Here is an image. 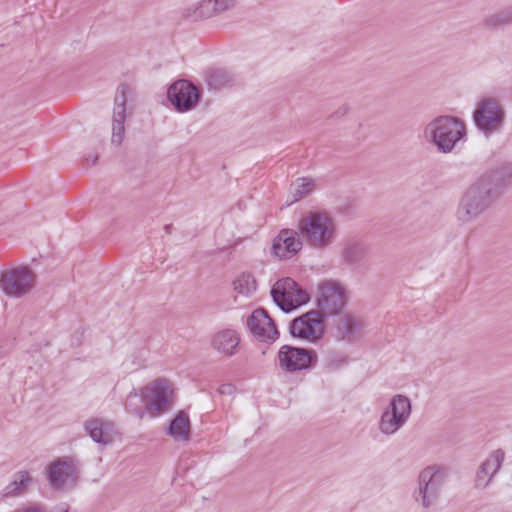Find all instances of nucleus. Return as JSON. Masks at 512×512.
<instances>
[{
  "instance_id": "obj_5",
  "label": "nucleus",
  "mask_w": 512,
  "mask_h": 512,
  "mask_svg": "<svg viewBox=\"0 0 512 512\" xmlns=\"http://www.w3.org/2000/svg\"><path fill=\"white\" fill-rule=\"evenodd\" d=\"M448 477L444 466L432 465L424 468L418 475V488L413 496L424 508H430L439 499Z\"/></svg>"
},
{
  "instance_id": "obj_12",
  "label": "nucleus",
  "mask_w": 512,
  "mask_h": 512,
  "mask_svg": "<svg viewBox=\"0 0 512 512\" xmlns=\"http://www.w3.org/2000/svg\"><path fill=\"white\" fill-rule=\"evenodd\" d=\"M279 366L286 372L304 370L317 362V354L312 349L284 345L278 352Z\"/></svg>"
},
{
  "instance_id": "obj_2",
  "label": "nucleus",
  "mask_w": 512,
  "mask_h": 512,
  "mask_svg": "<svg viewBox=\"0 0 512 512\" xmlns=\"http://www.w3.org/2000/svg\"><path fill=\"white\" fill-rule=\"evenodd\" d=\"M424 138L436 146L441 153L452 152L466 136L465 123L454 116L442 115L434 118L424 128Z\"/></svg>"
},
{
  "instance_id": "obj_22",
  "label": "nucleus",
  "mask_w": 512,
  "mask_h": 512,
  "mask_svg": "<svg viewBox=\"0 0 512 512\" xmlns=\"http://www.w3.org/2000/svg\"><path fill=\"white\" fill-rule=\"evenodd\" d=\"M33 478L29 471H17L9 484L1 491L3 498L17 497L25 494L32 485Z\"/></svg>"
},
{
  "instance_id": "obj_4",
  "label": "nucleus",
  "mask_w": 512,
  "mask_h": 512,
  "mask_svg": "<svg viewBox=\"0 0 512 512\" xmlns=\"http://www.w3.org/2000/svg\"><path fill=\"white\" fill-rule=\"evenodd\" d=\"M143 402L144 406L140 409H134V413L143 419L146 413L151 416H158L169 411L173 404V388L166 379H156L141 390V394H134Z\"/></svg>"
},
{
  "instance_id": "obj_20",
  "label": "nucleus",
  "mask_w": 512,
  "mask_h": 512,
  "mask_svg": "<svg viewBox=\"0 0 512 512\" xmlns=\"http://www.w3.org/2000/svg\"><path fill=\"white\" fill-rule=\"evenodd\" d=\"M240 336L233 329H223L216 332L211 338V346L219 354L231 357L238 352Z\"/></svg>"
},
{
  "instance_id": "obj_9",
  "label": "nucleus",
  "mask_w": 512,
  "mask_h": 512,
  "mask_svg": "<svg viewBox=\"0 0 512 512\" xmlns=\"http://www.w3.org/2000/svg\"><path fill=\"white\" fill-rule=\"evenodd\" d=\"M348 293L343 284L334 280H326L319 285L317 306L323 316L341 314L347 304Z\"/></svg>"
},
{
  "instance_id": "obj_8",
  "label": "nucleus",
  "mask_w": 512,
  "mask_h": 512,
  "mask_svg": "<svg viewBox=\"0 0 512 512\" xmlns=\"http://www.w3.org/2000/svg\"><path fill=\"white\" fill-rule=\"evenodd\" d=\"M271 296L284 312H290L310 300L309 293L289 277L278 280L272 286Z\"/></svg>"
},
{
  "instance_id": "obj_7",
  "label": "nucleus",
  "mask_w": 512,
  "mask_h": 512,
  "mask_svg": "<svg viewBox=\"0 0 512 512\" xmlns=\"http://www.w3.org/2000/svg\"><path fill=\"white\" fill-rule=\"evenodd\" d=\"M505 118L504 107L499 100L492 97L481 99L473 113L476 127L487 137L502 129Z\"/></svg>"
},
{
  "instance_id": "obj_32",
  "label": "nucleus",
  "mask_w": 512,
  "mask_h": 512,
  "mask_svg": "<svg viewBox=\"0 0 512 512\" xmlns=\"http://www.w3.org/2000/svg\"><path fill=\"white\" fill-rule=\"evenodd\" d=\"M147 355H148L147 349H141L136 355H134L133 364L136 366L137 369H140V368H143L146 366Z\"/></svg>"
},
{
  "instance_id": "obj_29",
  "label": "nucleus",
  "mask_w": 512,
  "mask_h": 512,
  "mask_svg": "<svg viewBox=\"0 0 512 512\" xmlns=\"http://www.w3.org/2000/svg\"><path fill=\"white\" fill-rule=\"evenodd\" d=\"M361 323L352 316H344L340 319L338 330L341 339H351L360 329Z\"/></svg>"
},
{
  "instance_id": "obj_26",
  "label": "nucleus",
  "mask_w": 512,
  "mask_h": 512,
  "mask_svg": "<svg viewBox=\"0 0 512 512\" xmlns=\"http://www.w3.org/2000/svg\"><path fill=\"white\" fill-rule=\"evenodd\" d=\"M205 81L210 89L220 90L234 82L233 75L224 69H209L205 73Z\"/></svg>"
},
{
  "instance_id": "obj_31",
  "label": "nucleus",
  "mask_w": 512,
  "mask_h": 512,
  "mask_svg": "<svg viewBox=\"0 0 512 512\" xmlns=\"http://www.w3.org/2000/svg\"><path fill=\"white\" fill-rule=\"evenodd\" d=\"M199 12V2H196L186 6L182 11V16L186 19L200 20L202 18L198 15Z\"/></svg>"
},
{
  "instance_id": "obj_3",
  "label": "nucleus",
  "mask_w": 512,
  "mask_h": 512,
  "mask_svg": "<svg viewBox=\"0 0 512 512\" xmlns=\"http://www.w3.org/2000/svg\"><path fill=\"white\" fill-rule=\"evenodd\" d=\"M497 199V192L479 178L463 194L456 213L458 220L462 223L475 220Z\"/></svg>"
},
{
  "instance_id": "obj_23",
  "label": "nucleus",
  "mask_w": 512,
  "mask_h": 512,
  "mask_svg": "<svg viewBox=\"0 0 512 512\" xmlns=\"http://www.w3.org/2000/svg\"><path fill=\"white\" fill-rule=\"evenodd\" d=\"M234 6L235 0H202L199 1L200 12L198 15L202 19H207L223 13Z\"/></svg>"
},
{
  "instance_id": "obj_24",
  "label": "nucleus",
  "mask_w": 512,
  "mask_h": 512,
  "mask_svg": "<svg viewBox=\"0 0 512 512\" xmlns=\"http://www.w3.org/2000/svg\"><path fill=\"white\" fill-rule=\"evenodd\" d=\"M512 24V5L503 10L489 14L482 20V26L487 30H499Z\"/></svg>"
},
{
  "instance_id": "obj_1",
  "label": "nucleus",
  "mask_w": 512,
  "mask_h": 512,
  "mask_svg": "<svg viewBox=\"0 0 512 512\" xmlns=\"http://www.w3.org/2000/svg\"><path fill=\"white\" fill-rule=\"evenodd\" d=\"M300 236L312 248L325 249L336 240L337 224L325 211H310L297 225Z\"/></svg>"
},
{
  "instance_id": "obj_35",
  "label": "nucleus",
  "mask_w": 512,
  "mask_h": 512,
  "mask_svg": "<svg viewBox=\"0 0 512 512\" xmlns=\"http://www.w3.org/2000/svg\"><path fill=\"white\" fill-rule=\"evenodd\" d=\"M86 162L89 164V165H94L96 164L97 160H98V155L97 154H92V155H89L86 157Z\"/></svg>"
},
{
  "instance_id": "obj_28",
  "label": "nucleus",
  "mask_w": 512,
  "mask_h": 512,
  "mask_svg": "<svg viewBox=\"0 0 512 512\" xmlns=\"http://www.w3.org/2000/svg\"><path fill=\"white\" fill-rule=\"evenodd\" d=\"M190 433V421L188 415L181 411L171 421L169 434L177 441H187Z\"/></svg>"
},
{
  "instance_id": "obj_21",
  "label": "nucleus",
  "mask_w": 512,
  "mask_h": 512,
  "mask_svg": "<svg viewBox=\"0 0 512 512\" xmlns=\"http://www.w3.org/2000/svg\"><path fill=\"white\" fill-rule=\"evenodd\" d=\"M482 181L497 192V197L503 193L504 188L512 183V165L506 164L485 173L480 177Z\"/></svg>"
},
{
  "instance_id": "obj_37",
  "label": "nucleus",
  "mask_w": 512,
  "mask_h": 512,
  "mask_svg": "<svg viewBox=\"0 0 512 512\" xmlns=\"http://www.w3.org/2000/svg\"><path fill=\"white\" fill-rule=\"evenodd\" d=\"M164 229H165V231H166L167 233H169V232H170V229H171V225H170V224H169V225H165Z\"/></svg>"
},
{
  "instance_id": "obj_34",
  "label": "nucleus",
  "mask_w": 512,
  "mask_h": 512,
  "mask_svg": "<svg viewBox=\"0 0 512 512\" xmlns=\"http://www.w3.org/2000/svg\"><path fill=\"white\" fill-rule=\"evenodd\" d=\"M234 390V387L231 384H224L219 388V393L221 394H231Z\"/></svg>"
},
{
  "instance_id": "obj_16",
  "label": "nucleus",
  "mask_w": 512,
  "mask_h": 512,
  "mask_svg": "<svg viewBox=\"0 0 512 512\" xmlns=\"http://www.w3.org/2000/svg\"><path fill=\"white\" fill-rule=\"evenodd\" d=\"M247 326L254 337L263 342H274L279 336L274 321L262 308L252 312L247 319Z\"/></svg>"
},
{
  "instance_id": "obj_18",
  "label": "nucleus",
  "mask_w": 512,
  "mask_h": 512,
  "mask_svg": "<svg viewBox=\"0 0 512 512\" xmlns=\"http://www.w3.org/2000/svg\"><path fill=\"white\" fill-rule=\"evenodd\" d=\"M299 236V231L281 230L272 246L274 254L280 259H286L298 253L302 248V241Z\"/></svg>"
},
{
  "instance_id": "obj_13",
  "label": "nucleus",
  "mask_w": 512,
  "mask_h": 512,
  "mask_svg": "<svg viewBox=\"0 0 512 512\" xmlns=\"http://www.w3.org/2000/svg\"><path fill=\"white\" fill-rule=\"evenodd\" d=\"M79 470L72 458H58L47 466V479L55 490H62L74 485L78 479Z\"/></svg>"
},
{
  "instance_id": "obj_11",
  "label": "nucleus",
  "mask_w": 512,
  "mask_h": 512,
  "mask_svg": "<svg viewBox=\"0 0 512 512\" xmlns=\"http://www.w3.org/2000/svg\"><path fill=\"white\" fill-rule=\"evenodd\" d=\"M34 282L35 276L27 267H17L0 276V288L9 297H21L29 293Z\"/></svg>"
},
{
  "instance_id": "obj_10",
  "label": "nucleus",
  "mask_w": 512,
  "mask_h": 512,
  "mask_svg": "<svg viewBox=\"0 0 512 512\" xmlns=\"http://www.w3.org/2000/svg\"><path fill=\"white\" fill-rule=\"evenodd\" d=\"M293 337L318 342L325 333L324 316L317 310H311L295 318L290 324Z\"/></svg>"
},
{
  "instance_id": "obj_19",
  "label": "nucleus",
  "mask_w": 512,
  "mask_h": 512,
  "mask_svg": "<svg viewBox=\"0 0 512 512\" xmlns=\"http://www.w3.org/2000/svg\"><path fill=\"white\" fill-rule=\"evenodd\" d=\"M84 428L93 441L99 444H110L117 437L114 424L101 418H92L85 421Z\"/></svg>"
},
{
  "instance_id": "obj_36",
  "label": "nucleus",
  "mask_w": 512,
  "mask_h": 512,
  "mask_svg": "<svg viewBox=\"0 0 512 512\" xmlns=\"http://www.w3.org/2000/svg\"><path fill=\"white\" fill-rule=\"evenodd\" d=\"M347 112H348V107L347 106H343L338 111H336L335 114L338 115V116H344Z\"/></svg>"
},
{
  "instance_id": "obj_6",
  "label": "nucleus",
  "mask_w": 512,
  "mask_h": 512,
  "mask_svg": "<svg viewBox=\"0 0 512 512\" xmlns=\"http://www.w3.org/2000/svg\"><path fill=\"white\" fill-rule=\"evenodd\" d=\"M412 412L410 399L402 394L394 395L383 410L378 429L385 436L396 434L407 423Z\"/></svg>"
},
{
  "instance_id": "obj_33",
  "label": "nucleus",
  "mask_w": 512,
  "mask_h": 512,
  "mask_svg": "<svg viewBox=\"0 0 512 512\" xmlns=\"http://www.w3.org/2000/svg\"><path fill=\"white\" fill-rule=\"evenodd\" d=\"M14 512H46V508L40 503H28L27 505L15 510Z\"/></svg>"
},
{
  "instance_id": "obj_27",
  "label": "nucleus",
  "mask_w": 512,
  "mask_h": 512,
  "mask_svg": "<svg viewBox=\"0 0 512 512\" xmlns=\"http://www.w3.org/2000/svg\"><path fill=\"white\" fill-rule=\"evenodd\" d=\"M368 255V247L360 242L349 241L343 248L342 257L348 264L354 265L364 261Z\"/></svg>"
},
{
  "instance_id": "obj_15",
  "label": "nucleus",
  "mask_w": 512,
  "mask_h": 512,
  "mask_svg": "<svg viewBox=\"0 0 512 512\" xmlns=\"http://www.w3.org/2000/svg\"><path fill=\"white\" fill-rule=\"evenodd\" d=\"M168 99L180 112L191 110L199 100L196 86L187 80H178L168 89Z\"/></svg>"
},
{
  "instance_id": "obj_14",
  "label": "nucleus",
  "mask_w": 512,
  "mask_h": 512,
  "mask_svg": "<svg viewBox=\"0 0 512 512\" xmlns=\"http://www.w3.org/2000/svg\"><path fill=\"white\" fill-rule=\"evenodd\" d=\"M127 93V86L125 84H122L118 87L115 94L111 125V143L114 146H120L125 140L127 119Z\"/></svg>"
},
{
  "instance_id": "obj_30",
  "label": "nucleus",
  "mask_w": 512,
  "mask_h": 512,
  "mask_svg": "<svg viewBox=\"0 0 512 512\" xmlns=\"http://www.w3.org/2000/svg\"><path fill=\"white\" fill-rule=\"evenodd\" d=\"M294 192V201L309 195L314 189V182L311 179L303 178Z\"/></svg>"
},
{
  "instance_id": "obj_17",
  "label": "nucleus",
  "mask_w": 512,
  "mask_h": 512,
  "mask_svg": "<svg viewBox=\"0 0 512 512\" xmlns=\"http://www.w3.org/2000/svg\"><path fill=\"white\" fill-rule=\"evenodd\" d=\"M505 459V452L502 449L492 451L489 456L480 464L476 476L475 487L479 489L486 488L493 477L500 470Z\"/></svg>"
},
{
  "instance_id": "obj_25",
  "label": "nucleus",
  "mask_w": 512,
  "mask_h": 512,
  "mask_svg": "<svg viewBox=\"0 0 512 512\" xmlns=\"http://www.w3.org/2000/svg\"><path fill=\"white\" fill-rule=\"evenodd\" d=\"M234 292L242 297H252L257 290V281L251 273L243 272L238 275L233 283Z\"/></svg>"
}]
</instances>
